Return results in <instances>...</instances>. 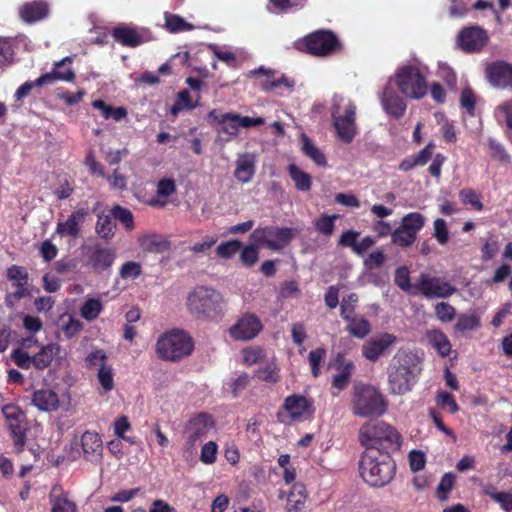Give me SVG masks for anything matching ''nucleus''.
<instances>
[{
  "instance_id": "nucleus-53",
  "label": "nucleus",
  "mask_w": 512,
  "mask_h": 512,
  "mask_svg": "<svg viewBox=\"0 0 512 512\" xmlns=\"http://www.w3.org/2000/svg\"><path fill=\"white\" fill-rule=\"evenodd\" d=\"M395 284L403 291L414 294V285L410 282L409 270L406 266L396 269L394 276Z\"/></svg>"
},
{
  "instance_id": "nucleus-55",
  "label": "nucleus",
  "mask_w": 512,
  "mask_h": 512,
  "mask_svg": "<svg viewBox=\"0 0 512 512\" xmlns=\"http://www.w3.org/2000/svg\"><path fill=\"white\" fill-rule=\"evenodd\" d=\"M165 26L172 32L190 31L193 29V25L187 23L182 17L178 15H166Z\"/></svg>"
},
{
  "instance_id": "nucleus-26",
  "label": "nucleus",
  "mask_w": 512,
  "mask_h": 512,
  "mask_svg": "<svg viewBox=\"0 0 512 512\" xmlns=\"http://www.w3.org/2000/svg\"><path fill=\"white\" fill-rule=\"evenodd\" d=\"M72 61L73 58L67 56L55 62L52 71L42 75L50 77L47 85H52L56 81L72 82L75 79V73L71 68Z\"/></svg>"
},
{
  "instance_id": "nucleus-17",
  "label": "nucleus",
  "mask_w": 512,
  "mask_h": 512,
  "mask_svg": "<svg viewBox=\"0 0 512 512\" xmlns=\"http://www.w3.org/2000/svg\"><path fill=\"white\" fill-rule=\"evenodd\" d=\"M337 38L330 31H316L306 36L299 48L304 46L306 51L316 56H326L334 51L337 46Z\"/></svg>"
},
{
  "instance_id": "nucleus-59",
  "label": "nucleus",
  "mask_w": 512,
  "mask_h": 512,
  "mask_svg": "<svg viewBox=\"0 0 512 512\" xmlns=\"http://www.w3.org/2000/svg\"><path fill=\"white\" fill-rule=\"evenodd\" d=\"M433 236L440 245H445L449 241V230L444 219L437 218L434 221Z\"/></svg>"
},
{
  "instance_id": "nucleus-16",
  "label": "nucleus",
  "mask_w": 512,
  "mask_h": 512,
  "mask_svg": "<svg viewBox=\"0 0 512 512\" xmlns=\"http://www.w3.org/2000/svg\"><path fill=\"white\" fill-rule=\"evenodd\" d=\"M398 342L397 336L388 332L377 333L366 340L362 345V355L371 362L387 354Z\"/></svg>"
},
{
  "instance_id": "nucleus-10",
  "label": "nucleus",
  "mask_w": 512,
  "mask_h": 512,
  "mask_svg": "<svg viewBox=\"0 0 512 512\" xmlns=\"http://www.w3.org/2000/svg\"><path fill=\"white\" fill-rule=\"evenodd\" d=\"M293 238V230L287 227L265 226L256 228L250 235V240L259 247L272 251H280Z\"/></svg>"
},
{
  "instance_id": "nucleus-58",
  "label": "nucleus",
  "mask_w": 512,
  "mask_h": 512,
  "mask_svg": "<svg viewBox=\"0 0 512 512\" xmlns=\"http://www.w3.org/2000/svg\"><path fill=\"white\" fill-rule=\"evenodd\" d=\"M218 445L214 441L206 442L200 453V461L206 465H212L217 460Z\"/></svg>"
},
{
  "instance_id": "nucleus-15",
  "label": "nucleus",
  "mask_w": 512,
  "mask_h": 512,
  "mask_svg": "<svg viewBox=\"0 0 512 512\" xmlns=\"http://www.w3.org/2000/svg\"><path fill=\"white\" fill-rule=\"evenodd\" d=\"M488 33L480 26H467L461 29L456 44L465 53H478L487 45Z\"/></svg>"
},
{
  "instance_id": "nucleus-23",
  "label": "nucleus",
  "mask_w": 512,
  "mask_h": 512,
  "mask_svg": "<svg viewBox=\"0 0 512 512\" xmlns=\"http://www.w3.org/2000/svg\"><path fill=\"white\" fill-rule=\"evenodd\" d=\"M87 257L88 264L92 269L97 273H101L112 266L116 253L112 248L96 245L88 250Z\"/></svg>"
},
{
  "instance_id": "nucleus-6",
  "label": "nucleus",
  "mask_w": 512,
  "mask_h": 512,
  "mask_svg": "<svg viewBox=\"0 0 512 512\" xmlns=\"http://www.w3.org/2000/svg\"><path fill=\"white\" fill-rule=\"evenodd\" d=\"M360 443L367 449L396 451L401 446V436L391 425L383 421L366 422L359 430Z\"/></svg>"
},
{
  "instance_id": "nucleus-25",
  "label": "nucleus",
  "mask_w": 512,
  "mask_h": 512,
  "mask_svg": "<svg viewBox=\"0 0 512 512\" xmlns=\"http://www.w3.org/2000/svg\"><path fill=\"white\" fill-rule=\"evenodd\" d=\"M81 446L86 460L99 461L102 457V439L97 432L85 431L81 436Z\"/></svg>"
},
{
  "instance_id": "nucleus-3",
  "label": "nucleus",
  "mask_w": 512,
  "mask_h": 512,
  "mask_svg": "<svg viewBox=\"0 0 512 512\" xmlns=\"http://www.w3.org/2000/svg\"><path fill=\"white\" fill-rule=\"evenodd\" d=\"M429 69L418 61L398 66L390 81L407 98L419 100L428 93L427 75Z\"/></svg>"
},
{
  "instance_id": "nucleus-22",
  "label": "nucleus",
  "mask_w": 512,
  "mask_h": 512,
  "mask_svg": "<svg viewBox=\"0 0 512 512\" xmlns=\"http://www.w3.org/2000/svg\"><path fill=\"white\" fill-rule=\"evenodd\" d=\"M378 95L386 114L395 119L404 115L406 103L389 85H386Z\"/></svg>"
},
{
  "instance_id": "nucleus-63",
  "label": "nucleus",
  "mask_w": 512,
  "mask_h": 512,
  "mask_svg": "<svg viewBox=\"0 0 512 512\" xmlns=\"http://www.w3.org/2000/svg\"><path fill=\"white\" fill-rule=\"evenodd\" d=\"M241 248V242L239 240H229L221 243L217 247V254L222 258H231Z\"/></svg>"
},
{
  "instance_id": "nucleus-33",
  "label": "nucleus",
  "mask_w": 512,
  "mask_h": 512,
  "mask_svg": "<svg viewBox=\"0 0 512 512\" xmlns=\"http://www.w3.org/2000/svg\"><path fill=\"white\" fill-rule=\"evenodd\" d=\"M140 246L152 253H163L170 248V243L161 235L146 234L139 239Z\"/></svg>"
},
{
  "instance_id": "nucleus-30",
  "label": "nucleus",
  "mask_w": 512,
  "mask_h": 512,
  "mask_svg": "<svg viewBox=\"0 0 512 512\" xmlns=\"http://www.w3.org/2000/svg\"><path fill=\"white\" fill-rule=\"evenodd\" d=\"M48 14V5L43 1H33L20 9V16L25 22H36Z\"/></svg>"
},
{
  "instance_id": "nucleus-8",
  "label": "nucleus",
  "mask_w": 512,
  "mask_h": 512,
  "mask_svg": "<svg viewBox=\"0 0 512 512\" xmlns=\"http://www.w3.org/2000/svg\"><path fill=\"white\" fill-rule=\"evenodd\" d=\"M394 463L386 458L378 459L373 452L365 453L360 461V474L371 486L382 487L394 476Z\"/></svg>"
},
{
  "instance_id": "nucleus-9",
  "label": "nucleus",
  "mask_w": 512,
  "mask_h": 512,
  "mask_svg": "<svg viewBox=\"0 0 512 512\" xmlns=\"http://www.w3.org/2000/svg\"><path fill=\"white\" fill-rule=\"evenodd\" d=\"M215 427L214 420L206 413H198L193 415L185 424L183 445L184 455H193L199 443L207 437Z\"/></svg>"
},
{
  "instance_id": "nucleus-60",
  "label": "nucleus",
  "mask_w": 512,
  "mask_h": 512,
  "mask_svg": "<svg viewBox=\"0 0 512 512\" xmlns=\"http://www.w3.org/2000/svg\"><path fill=\"white\" fill-rule=\"evenodd\" d=\"M336 215H323L314 222L315 228L323 235L330 236L334 231Z\"/></svg>"
},
{
  "instance_id": "nucleus-12",
  "label": "nucleus",
  "mask_w": 512,
  "mask_h": 512,
  "mask_svg": "<svg viewBox=\"0 0 512 512\" xmlns=\"http://www.w3.org/2000/svg\"><path fill=\"white\" fill-rule=\"evenodd\" d=\"M456 291V287L445 278L427 273L420 274L414 284V295L420 294L427 299L448 298Z\"/></svg>"
},
{
  "instance_id": "nucleus-14",
  "label": "nucleus",
  "mask_w": 512,
  "mask_h": 512,
  "mask_svg": "<svg viewBox=\"0 0 512 512\" xmlns=\"http://www.w3.org/2000/svg\"><path fill=\"white\" fill-rule=\"evenodd\" d=\"M6 275L15 290L5 295V304L7 307L14 309L21 299L30 297V291L27 287L28 273L25 268L12 265L7 269Z\"/></svg>"
},
{
  "instance_id": "nucleus-39",
  "label": "nucleus",
  "mask_w": 512,
  "mask_h": 512,
  "mask_svg": "<svg viewBox=\"0 0 512 512\" xmlns=\"http://www.w3.org/2000/svg\"><path fill=\"white\" fill-rule=\"evenodd\" d=\"M199 97L196 101L191 99V94L188 90H182L178 93L175 103L171 107V114L176 116L183 110H192L198 106Z\"/></svg>"
},
{
  "instance_id": "nucleus-24",
  "label": "nucleus",
  "mask_w": 512,
  "mask_h": 512,
  "mask_svg": "<svg viewBox=\"0 0 512 512\" xmlns=\"http://www.w3.org/2000/svg\"><path fill=\"white\" fill-rule=\"evenodd\" d=\"M32 404L40 411L53 412L61 407L58 394L51 389H39L33 392Z\"/></svg>"
},
{
  "instance_id": "nucleus-32",
  "label": "nucleus",
  "mask_w": 512,
  "mask_h": 512,
  "mask_svg": "<svg viewBox=\"0 0 512 512\" xmlns=\"http://www.w3.org/2000/svg\"><path fill=\"white\" fill-rule=\"evenodd\" d=\"M426 338L439 355L446 357L450 354L451 343L442 331L437 329L429 330L426 332Z\"/></svg>"
},
{
  "instance_id": "nucleus-35",
  "label": "nucleus",
  "mask_w": 512,
  "mask_h": 512,
  "mask_svg": "<svg viewBox=\"0 0 512 512\" xmlns=\"http://www.w3.org/2000/svg\"><path fill=\"white\" fill-rule=\"evenodd\" d=\"M301 144L303 153L316 165L321 167H325L327 165L324 153L306 135H302Z\"/></svg>"
},
{
  "instance_id": "nucleus-2",
  "label": "nucleus",
  "mask_w": 512,
  "mask_h": 512,
  "mask_svg": "<svg viewBox=\"0 0 512 512\" xmlns=\"http://www.w3.org/2000/svg\"><path fill=\"white\" fill-rule=\"evenodd\" d=\"M186 307L191 315L202 320H217L226 310L221 292L205 285L196 286L187 295Z\"/></svg>"
},
{
  "instance_id": "nucleus-48",
  "label": "nucleus",
  "mask_w": 512,
  "mask_h": 512,
  "mask_svg": "<svg viewBox=\"0 0 512 512\" xmlns=\"http://www.w3.org/2000/svg\"><path fill=\"white\" fill-rule=\"evenodd\" d=\"M97 380L103 392L107 393L114 388V371L111 365L102 366L97 371Z\"/></svg>"
},
{
  "instance_id": "nucleus-31",
  "label": "nucleus",
  "mask_w": 512,
  "mask_h": 512,
  "mask_svg": "<svg viewBox=\"0 0 512 512\" xmlns=\"http://www.w3.org/2000/svg\"><path fill=\"white\" fill-rule=\"evenodd\" d=\"M255 173V159L250 154L240 155L236 161L235 177L242 183H248Z\"/></svg>"
},
{
  "instance_id": "nucleus-62",
  "label": "nucleus",
  "mask_w": 512,
  "mask_h": 512,
  "mask_svg": "<svg viewBox=\"0 0 512 512\" xmlns=\"http://www.w3.org/2000/svg\"><path fill=\"white\" fill-rule=\"evenodd\" d=\"M11 357L15 364L22 369H29L32 366L34 367L33 356H30L24 349H15L12 352Z\"/></svg>"
},
{
  "instance_id": "nucleus-20",
  "label": "nucleus",
  "mask_w": 512,
  "mask_h": 512,
  "mask_svg": "<svg viewBox=\"0 0 512 512\" xmlns=\"http://www.w3.org/2000/svg\"><path fill=\"white\" fill-rule=\"evenodd\" d=\"M283 410L291 422H303L312 415L311 404L301 395L288 396L284 401Z\"/></svg>"
},
{
  "instance_id": "nucleus-52",
  "label": "nucleus",
  "mask_w": 512,
  "mask_h": 512,
  "mask_svg": "<svg viewBox=\"0 0 512 512\" xmlns=\"http://www.w3.org/2000/svg\"><path fill=\"white\" fill-rule=\"evenodd\" d=\"M242 359L248 366L262 364L265 361V354L260 347H248L242 350Z\"/></svg>"
},
{
  "instance_id": "nucleus-64",
  "label": "nucleus",
  "mask_w": 512,
  "mask_h": 512,
  "mask_svg": "<svg viewBox=\"0 0 512 512\" xmlns=\"http://www.w3.org/2000/svg\"><path fill=\"white\" fill-rule=\"evenodd\" d=\"M435 314L442 322H451L456 314L452 305L446 302H440L435 305Z\"/></svg>"
},
{
  "instance_id": "nucleus-49",
  "label": "nucleus",
  "mask_w": 512,
  "mask_h": 512,
  "mask_svg": "<svg viewBox=\"0 0 512 512\" xmlns=\"http://www.w3.org/2000/svg\"><path fill=\"white\" fill-rule=\"evenodd\" d=\"M107 359L108 356L104 350H92L85 358V367L88 369H97L98 371L102 366L108 365Z\"/></svg>"
},
{
  "instance_id": "nucleus-38",
  "label": "nucleus",
  "mask_w": 512,
  "mask_h": 512,
  "mask_svg": "<svg viewBox=\"0 0 512 512\" xmlns=\"http://www.w3.org/2000/svg\"><path fill=\"white\" fill-rule=\"evenodd\" d=\"M345 320L348 321L347 331L354 337L362 339L371 331L370 323L363 317L351 316Z\"/></svg>"
},
{
  "instance_id": "nucleus-61",
  "label": "nucleus",
  "mask_w": 512,
  "mask_h": 512,
  "mask_svg": "<svg viewBox=\"0 0 512 512\" xmlns=\"http://www.w3.org/2000/svg\"><path fill=\"white\" fill-rule=\"evenodd\" d=\"M358 303V295L356 293H350L343 297L341 301V317L343 319H350L353 316L355 307Z\"/></svg>"
},
{
  "instance_id": "nucleus-7",
  "label": "nucleus",
  "mask_w": 512,
  "mask_h": 512,
  "mask_svg": "<svg viewBox=\"0 0 512 512\" xmlns=\"http://www.w3.org/2000/svg\"><path fill=\"white\" fill-rule=\"evenodd\" d=\"M194 349L190 335L180 329L162 334L156 343V353L162 360L176 362L189 356Z\"/></svg>"
},
{
  "instance_id": "nucleus-29",
  "label": "nucleus",
  "mask_w": 512,
  "mask_h": 512,
  "mask_svg": "<svg viewBox=\"0 0 512 512\" xmlns=\"http://www.w3.org/2000/svg\"><path fill=\"white\" fill-rule=\"evenodd\" d=\"M49 499L52 512H77L76 504L60 488L54 487Z\"/></svg>"
},
{
  "instance_id": "nucleus-57",
  "label": "nucleus",
  "mask_w": 512,
  "mask_h": 512,
  "mask_svg": "<svg viewBox=\"0 0 512 512\" xmlns=\"http://www.w3.org/2000/svg\"><path fill=\"white\" fill-rule=\"evenodd\" d=\"M488 147L490 155L493 159L503 163H508L510 161V155L506 152L502 143H500L496 139L489 138Z\"/></svg>"
},
{
  "instance_id": "nucleus-18",
  "label": "nucleus",
  "mask_w": 512,
  "mask_h": 512,
  "mask_svg": "<svg viewBox=\"0 0 512 512\" xmlns=\"http://www.w3.org/2000/svg\"><path fill=\"white\" fill-rule=\"evenodd\" d=\"M486 77L492 87L512 91V63L504 60L490 63L486 68Z\"/></svg>"
},
{
  "instance_id": "nucleus-21",
  "label": "nucleus",
  "mask_w": 512,
  "mask_h": 512,
  "mask_svg": "<svg viewBox=\"0 0 512 512\" xmlns=\"http://www.w3.org/2000/svg\"><path fill=\"white\" fill-rule=\"evenodd\" d=\"M112 36L118 43L129 47H136L150 40V34L147 30H137L124 24L115 27Z\"/></svg>"
},
{
  "instance_id": "nucleus-47",
  "label": "nucleus",
  "mask_w": 512,
  "mask_h": 512,
  "mask_svg": "<svg viewBox=\"0 0 512 512\" xmlns=\"http://www.w3.org/2000/svg\"><path fill=\"white\" fill-rule=\"evenodd\" d=\"M50 80L49 76H40L34 81H26L24 84H22L15 92L14 98L16 101H21L25 97L29 95L31 90L35 87H42L46 86L47 82Z\"/></svg>"
},
{
  "instance_id": "nucleus-54",
  "label": "nucleus",
  "mask_w": 512,
  "mask_h": 512,
  "mask_svg": "<svg viewBox=\"0 0 512 512\" xmlns=\"http://www.w3.org/2000/svg\"><path fill=\"white\" fill-rule=\"evenodd\" d=\"M435 401L439 408L447 409L450 413H456L459 410L453 395L444 390H439L436 393Z\"/></svg>"
},
{
  "instance_id": "nucleus-42",
  "label": "nucleus",
  "mask_w": 512,
  "mask_h": 512,
  "mask_svg": "<svg viewBox=\"0 0 512 512\" xmlns=\"http://www.w3.org/2000/svg\"><path fill=\"white\" fill-rule=\"evenodd\" d=\"M306 499V488L302 483H295L287 497V505L289 510L300 509Z\"/></svg>"
},
{
  "instance_id": "nucleus-27",
  "label": "nucleus",
  "mask_w": 512,
  "mask_h": 512,
  "mask_svg": "<svg viewBox=\"0 0 512 512\" xmlns=\"http://www.w3.org/2000/svg\"><path fill=\"white\" fill-rule=\"evenodd\" d=\"M87 214V210L83 208L72 212L66 221L57 224L55 233L60 236L77 237L80 232L79 225L84 221Z\"/></svg>"
},
{
  "instance_id": "nucleus-45",
  "label": "nucleus",
  "mask_w": 512,
  "mask_h": 512,
  "mask_svg": "<svg viewBox=\"0 0 512 512\" xmlns=\"http://www.w3.org/2000/svg\"><path fill=\"white\" fill-rule=\"evenodd\" d=\"M425 222V217L421 213L411 212L402 218L401 225L417 236V233L424 227Z\"/></svg>"
},
{
  "instance_id": "nucleus-50",
  "label": "nucleus",
  "mask_w": 512,
  "mask_h": 512,
  "mask_svg": "<svg viewBox=\"0 0 512 512\" xmlns=\"http://www.w3.org/2000/svg\"><path fill=\"white\" fill-rule=\"evenodd\" d=\"M294 86V81L289 78L282 76L278 79H270L268 78L262 85L263 90L265 91H278L280 94L283 93L284 90H290Z\"/></svg>"
},
{
  "instance_id": "nucleus-1",
  "label": "nucleus",
  "mask_w": 512,
  "mask_h": 512,
  "mask_svg": "<svg viewBox=\"0 0 512 512\" xmlns=\"http://www.w3.org/2000/svg\"><path fill=\"white\" fill-rule=\"evenodd\" d=\"M421 370V361L416 354L408 350H398L387 366L389 393L401 396L412 391Z\"/></svg>"
},
{
  "instance_id": "nucleus-40",
  "label": "nucleus",
  "mask_w": 512,
  "mask_h": 512,
  "mask_svg": "<svg viewBox=\"0 0 512 512\" xmlns=\"http://www.w3.org/2000/svg\"><path fill=\"white\" fill-rule=\"evenodd\" d=\"M494 117L499 125L512 131V100L499 104L494 110Z\"/></svg>"
},
{
  "instance_id": "nucleus-28",
  "label": "nucleus",
  "mask_w": 512,
  "mask_h": 512,
  "mask_svg": "<svg viewBox=\"0 0 512 512\" xmlns=\"http://www.w3.org/2000/svg\"><path fill=\"white\" fill-rule=\"evenodd\" d=\"M61 347L57 343H49L41 346L38 353L33 355L34 367L38 370L47 368L54 358L60 356Z\"/></svg>"
},
{
  "instance_id": "nucleus-5",
  "label": "nucleus",
  "mask_w": 512,
  "mask_h": 512,
  "mask_svg": "<svg viewBox=\"0 0 512 512\" xmlns=\"http://www.w3.org/2000/svg\"><path fill=\"white\" fill-rule=\"evenodd\" d=\"M388 409L385 396L373 385L356 384L353 387L351 410L355 416L362 418H379Z\"/></svg>"
},
{
  "instance_id": "nucleus-46",
  "label": "nucleus",
  "mask_w": 512,
  "mask_h": 512,
  "mask_svg": "<svg viewBox=\"0 0 512 512\" xmlns=\"http://www.w3.org/2000/svg\"><path fill=\"white\" fill-rule=\"evenodd\" d=\"M115 223L111 216L100 214L96 223V232L103 239H111L115 234Z\"/></svg>"
},
{
  "instance_id": "nucleus-36",
  "label": "nucleus",
  "mask_w": 512,
  "mask_h": 512,
  "mask_svg": "<svg viewBox=\"0 0 512 512\" xmlns=\"http://www.w3.org/2000/svg\"><path fill=\"white\" fill-rule=\"evenodd\" d=\"M288 172L292 180L294 181L295 187L299 191H309L312 185L311 176L297 167L295 164H290L288 166Z\"/></svg>"
},
{
  "instance_id": "nucleus-51",
  "label": "nucleus",
  "mask_w": 512,
  "mask_h": 512,
  "mask_svg": "<svg viewBox=\"0 0 512 512\" xmlns=\"http://www.w3.org/2000/svg\"><path fill=\"white\" fill-rule=\"evenodd\" d=\"M111 214L125 227V229L129 231L134 229V216L129 209L116 205L113 207Z\"/></svg>"
},
{
  "instance_id": "nucleus-37",
  "label": "nucleus",
  "mask_w": 512,
  "mask_h": 512,
  "mask_svg": "<svg viewBox=\"0 0 512 512\" xmlns=\"http://www.w3.org/2000/svg\"><path fill=\"white\" fill-rule=\"evenodd\" d=\"M92 107L99 110L104 119L112 118L116 122H119L127 116V110L124 107L113 108L107 105L103 100L93 101Z\"/></svg>"
},
{
  "instance_id": "nucleus-41",
  "label": "nucleus",
  "mask_w": 512,
  "mask_h": 512,
  "mask_svg": "<svg viewBox=\"0 0 512 512\" xmlns=\"http://www.w3.org/2000/svg\"><path fill=\"white\" fill-rule=\"evenodd\" d=\"M102 310L103 304L99 298H87L80 308V315L87 321H93Z\"/></svg>"
},
{
  "instance_id": "nucleus-11",
  "label": "nucleus",
  "mask_w": 512,
  "mask_h": 512,
  "mask_svg": "<svg viewBox=\"0 0 512 512\" xmlns=\"http://www.w3.org/2000/svg\"><path fill=\"white\" fill-rule=\"evenodd\" d=\"M208 119L220 126V131L230 137H236L240 128L260 126L264 123L262 117L242 116L234 112L219 113L214 109L208 113Z\"/></svg>"
},
{
  "instance_id": "nucleus-44",
  "label": "nucleus",
  "mask_w": 512,
  "mask_h": 512,
  "mask_svg": "<svg viewBox=\"0 0 512 512\" xmlns=\"http://www.w3.org/2000/svg\"><path fill=\"white\" fill-rule=\"evenodd\" d=\"M417 239V236L404 228L401 224L391 233L392 242L402 248L411 246Z\"/></svg>"
},
{
  "instance_id": "nucleus-19",
  "label": "nucleus",
  "mask_w": 512,
  "mask_h": 512,
  "mask_svg": "<svg viewBox=\"0 0 512 512\" xmlns=\"http://www.w3.org/2000/svg\"><path fill=\"white\" fill-rule=\"evenodd\" d=\"M263 329L261 320L254 314H245L230 328L229 332L237 341L254 339Z\"/></svg>"
},
{
  "instance_id": "nucleus-56",
  "label": "nucleus",
  "mask_w": 512,
  "mask_h": 512,
  "mask_svg": "<svg viewBox=\"0 0 512 512\" xmlns=\"http://www.w3.org/2000/svg\"><path fill=\"white\" fill-rule=\"evenodd\" d=\"M455 475L453 473H445L437 487V496L439 500L446 501L448 495L455 484Z\"/></svg>"
},
{
  "instance_id": "nucleus-13",
  "label": "nucleus",
  "mask_w": 512,
  "mask_h": 512,
  "mask_svg": "<svg viewBox=\"0 0 512 512\" xmlns=\"http://www.w3.org/2000/svg\"><path fill=\"white\" fill-rule=\"evenodd\" d=\"M2 413L13 438L14 446L17 451H21L26 441V415L19 406L14 404L3 406Z\"/></svg>"
},
{
  "instance_id": "nucleus-43",
  "label": "nucleus",
  "mask_w": 512,
  "mask_h": 512,
  "mask_svg": "<svg viewBox=\"0 0 512 512\" xmlns=\"http://www.w3.org/2000/svg\"><path fill=\"white\" fill-rule=\"evenodd\" d=\"M353 369L354 365L352 362H346L342 364L338 369V373L335 374L333 377V387L336 388L338 391L344 390L350 381Z\"/></svg>"
},
{
  "instance_id": "nucleus-34",
  "label": "nucleus",
  "mask_w": 512,
  "mask_h": 512,
  "mask_svg": "<svg viewBox=\"0 0 512 512\" xmlns=\"http://www.w3.org/2000/svg\"><path fill=\"white\" fill-rule=\"evenodd\" d=\"M280 369L274 357L266 359L256 371V377L267 383H277L280 380Z\"/></svg>"
},
{
  "instance_id": "nucleus-4",
  "label": "nucleus",
  "mask_w": 512,
  "mask_h": 512,
  "mask_svg": "<svg viewBox=\"0 0 512 512\" xmlns=\"http://www.w3.org/2000/svg\"><path fill=\"white\" fill-rule=\"evenodd\" d=\"M357 106L353 100L335 94L331 103L332 126L336 137L345 144L351 143L358 133L356 123Z\"/></svg>"
}]
</instances>
